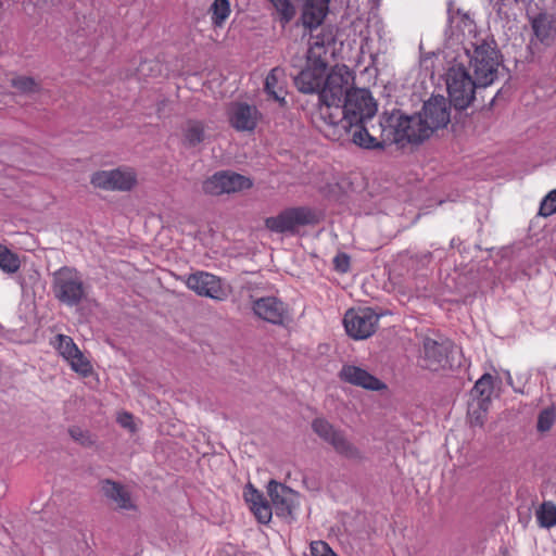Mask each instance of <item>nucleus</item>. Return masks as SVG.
<instances>
[{"label": "nucleus", "mask_w": 556, "mask_h": 556, "mask_svg": "<svg viewBox=\"0 0 556 556\" xmlns=\"http://www.w3.org/2000/svg\"><path fill=\"white\" fill-rule=\"evenodd\" d=\"M377 113V103L367 89L355 88L345 100L330 113L328 106L312 114V122L327 138L342 139L351 126L358 122H370Z\"/></svg>", "instance_id": "1"}, {"label": "nucleus", "mask_w": 556, "mask_h": 556, "mask_svg": "<svg viewBox=\"0 0 556 556\" xmlns=\"http://www.w3.org/2000/svg\"><path fill=\"white\" fill-rule=\"evenodd\" d=\"M451 104L443 96H432L424 102L420 112L414 115L395 112L387 122L396 127L397 141L421 143L435 130L447 126L451 122Z\"/></svg>", "instance_id": "2"}, {"label": "nucleus", "mask_w": 556, "mask_h": 556, "mask_svg": "<svg viewBox=\"0 0 556 556\" xmlns=\"http://www.w3.org/2000/svg\"><path fill=\"white\" fill-rule=\"evenodd\" d=\"M460 350L454 342L442 336L422 339L420 366L431 371L460 367Z\"/></svg>", "instance_id": "3"}, {"label": "nucleus", "mask_w": 556, "mask_h": 556, "mask_svg": "<svg viewBox=\"0 0 556 556\" xmlns=\"http://www.w3.org/2000/svg\"><path fill=\"white\" fill-rule=\"evenodd\" d=\"M54 299L67 307L78 306L87 298L83 275L74 267L63 266L52 274Z\"/></svg>", "instance_id": "4"}, {"label": "nucleus", "mask_w": 556, "mask_h": 556, "mask_svg": "<svg viewBox=\"0 0 556 556\" xmlns=\"http://www.w3.org/2000/svg\"><path fill=\"white\" fill-rule=\"evenodd\" d=\"M354 75L346 65H336L325 78L321 90L318 94L319 112L324 106H328L330 113H333L334 106L340 105L350 91L354 90Z\"/></svg>", "instance_id": "5"}, {"label": "nucleus", "mask_w": 556, "mask_h": 556, "mask_svg": "<svg viewBox=\"0 0 556 556\" xmlns=\"http://www.w3.org/2000/svg\"><path fill=\"white\" fill-rule=\"evenodd\" d=\"M469 71L462 64L452 66L447 72L446 86L448 101L456 110L467 109L476 101V92L486 87L477 84Z\"/></svg>", "instance_id": "6"}, {"label": "nucleus", "mask_w": 556, "mask_h": 556, "mask_svg": "<svg viewBox=\"0 0 556 556\" xmlns=\"http://www.w3.org/2000/svg\"><path fill=\"white\" fill-rule=\"evenodd\" d=\"M473 51L469 56V66L473 72V76L478 79L477 84L488 87L497 78L500 62V53L495 45H491L485 40L480 43H473Z\"/></svg>", "instance_id": "7"}, {"label": "nucleus", "mask_w": 556, "mask_h": 556, "mask_svg": "<svg viewBox=\"0 0 556 556\" xmlns=\"http://www.w3.org/2000/svg\"><path fill=\"white\" fill-rule=\"evenodd\" d=\"M319 223L317 212L308 206H295L281 211L276 216L267 217L264 220L265 227L276 233L298 232L300 227L316 225Z\"/></svg>", "instance_id": "8"}, {"label": "nucleus", "mask_w": 556, "mask_h": 556, "mask_svg": "<svg viewBox=\"0 0 556 556\" xmlns=\"http://www.w3.org/2000/svg\"><path fill=\"white\" fill-rule=\"evenodd\" d=\"M254 315L271 325L286 327L292 321L291 309L277 296L268 295L252 301Z\"/></svg>", "instance_id": "9"}, {"label": "nucleus", "mask_w": 556, "mask_h": 556, "mask_svg": "<svg viewBox=\"0 0 556 556\" xmlns=\"http://www.w3.org/2000/svg\"><path fill=\"white\" fill-rule=\"evenodd\" d=\"M181 281L199 296L223 301L228 292L222 279L208 271L198 270L180 277Z\"/></svg>", "instance_id": "10"}, {"label": "nucleus", "mask_w": 556, "mask_h": 556, "mask_svg": "<svg viewBox=\"0 0 556 556\" xmlns=\"http://www.w3.org/2000/svg\"><path fill=\"white\" fill-rule=\"evenodd\" d=\"M328 62L326 58H313L307 54L306 66L294 77V85L302 93H318L326 78Z\"/></svg>", "instance_id": "11"}, {"label": "nucleus", "mask_w": 556, "mask_h": 556, "mask_svg": "<svg viewBox=\"0 0 556 556\" xmlns=\"http://www.w3.org/2000/svg\"><path fill=\"white\" fill-rule=\"evenodd\" d=\"M379 320V315L370 307L349 309L343 318L346 333L355 339L363 340L369 338L375 331Z\"/></svg>", "instance_id": "12"}, {"label": "nucleus", "mask_w": 556, "mask_h": 556, "mask_svg": "<svg viewBox=\"0 0 556 556\" xmlns=\"http://www.w3.org/2000/svg\"><path fill=\"white\" fill-rule=\"evenodd\" d=\"M90 182L103 190L129 191L137 182L136 174L130 168L98 170L92 174Z\"/></svg>", "instance_id": "13"}, {"label": "nucleus", "mask_w": 556, "mask_h": 556, "mask_svg": "<svg viewBox=\"0 0 556 556\" xmlns=\"http://www.w3.org/2000/svg\"><path fill=\"white\" fill-rule=\"evenodd\" d=\"M252 180L233 172H218L203 184L205 193L219 195L238 192L252 187Z\"/></svg>", "instance_id": "14"}, {"label": "nucleus", "mask_w": 556, "mask_h": 556, "mask_svg": "<svg viewBox=\"0 0 556 556\" xmlns=\"http://www.w3.org/2000/svg\"><path fill=\"white\" fill-rule=\"evenodd\" d=\"M267 492L273 502L276 515L278 517L293 519V510L298 506V493L275 480L268 482Z\"/></svg>", "instance_id": "15"}, {"label": "nucleus", "mask_w": 556, "mask_h": 556, "mask_svg": "<svg viewBox=\"0 0 556 556\" xmlns=\"http://www.w3.org/2000/svg\"><path fill=\"white\" fill-rule=\"evenodd\" d=\"M230 125L238 131H252L255 129L260 112L254 105L244 102H233L228 109Z\"/></svg>", "instance_id": "16"}, {"label": "nucleus", "mask_w": 556, "mask_h": 556, "mask_svg": "<svg viewBox=\"0 0 556 556\" xmlns=\"http://www.w3.org/2000/svg\"><path fill=\"white\" fill-rule=\"evenodd\" d=\"M339 378L344 382L371 391H380L387 388L378 378L354 365H343Z\"/></svg>", "instance_id": "17"}, {"label": "nucleus", "mask_w": 556, "mask_h": 556, "mask_svg": "<svg viewBox=\"0 0 556 556\" xmlns=\"http://www.w3.org/2000/svg\"><path fill=\"white\" fill-rule=\"evenodd\" d=\"M330 0H303L301 24L311 31L317 29L329 11Z\"/></svg>", "instance_id": "18"}, {"label": "nucleus", "mask_w": 556, "mask_h": 556, "mask_svg": "<svg viewBox=\"0 0 556 556\" xmlns=\"http://www.w3.org/2000/svg\"><path fill=\"white\" fill-rule=\"evenodd\" d=\"M531 27L536 39L543 45L549 46L556 38L555 16L547 12H541L531 20Z\"/></svg>", "instance_id": "19"}, {"label": "nucleus", "mask_w": 556, "mask_h": 556, "mask_svg": "<svg viewBox=\"0 0 556 556\" xmlns=\"http://www.w3.org/2000/svg\"><path fill=\"white\" fill-rule=\"evenodd\" d=\"M369 124L370 122H358L354 126H351L346 135L351 134L353 143L363 149H383L384 139L380 140L378 136L374 135L369 130Z\"/></svg>", "instance_id": "20"}, {"label": "nucleus", "mask_w": 556, "mask_h": 556, "mask_svg": "<svg viewBox=\"0 0 556 556\" xmlns=\"http://www.w3.org/2000/svg\"><path fill=\"white\" fill-rule=\"evenodd\" d=\"M264 91L266 94L278 102L280 105L286 104V81L285 72L280 67H274L267 74L264 83Z\"/></svg>", "instance_id": "21"}, {"label": "nucleus", "mask_w": 556, "mask_h": 556, "mask_svg": "<svg viewBox=\"0 0 556 556\" xmlns=\"http://www.w3.org/2000/svg\"><path fill=\"white\" fill-rule=\"evenodd\" d=\"M493 377L490 374L482 375L470 391L471 402L477 403L481 413H486L493 393Z\"/></svg>", "instance_id": "22"}, {"label": "nucleus", "mask_w": 556, "mask_h": 556, "mask_svg": "<svg viewBox=\"0 0 556 556\" xmlns=\"http://www.w3.org/2000/svg\"><path fill=\"white\" fill-rule=\"evenodd\" d=\"M102 492L105 495V497L114 502L118 508H135L129 492L121 483L112 480H104L102 482Z\"/></svg>", "instance_id": "23"}, {"label": "nucleus", "mask_w": 556, "mask_h": 556, "mask_svg": "<svg viewBox=\"0 0 556 556\" xmlns=\"http://www.w3.org/2000/svg\"><path fill=\"white\" fill-rule=\"evenodd\" d=\"M182 144L186 148H194L205 139V128L201 121L188 119L182 128Z\"/></svg>", "instance_id": "24"}, {"label": "nucleus", "mask_w": 556, "mask_h": 556, "mask_svg": "<svg viewBox=\"0 0 556 556\" xmlns=\"http://www.w3.org/2000/svg\"><path fill=\"white\" fill-rule=\"evenodd\" d=\"M337 454L348 459H361V451L348 439L345 432L340 429L328 443Z\"/></svg>", "instance_id": "25"}, {"label": "nucleus", "mask_w": 556, "mask_h": 556, "mask_svg": "<svg viewBox=\"0 0 556 556\" xmlns=\"http://www.w3.org/2000/svg\"><path fill=\"white\" fill-rule=\"evenodd\" d=\"M337 454L348 459H361V451L348 439L345 432L340 429L328 443Z\"/></svg>", "instance_id": "26"}, {"label": "nucleus", "mask_w": 556, "mask_h": 556, "mask_svg": "<svg viewBox=\"0 0 556 556\" xmlns=\"http://www.w3.org/2000/svg\"><path fill=\"white\" fill-rule=\"evenodd\" d=\"M334 43V34L331 29L323 28L320 33L315 36H312V42L309 43V49L307 54L313 58H324L327 53V47Z\"/></svg>", "instance_id": "27"}, {"label": "nucleus", "mask_w": 556, "mask_h": 556, "mask_svg": "<svg viewBox=\"0 0 556 556\" xmlns=\"http://www.w3.org/2000/svg\"><path fill=\"white\" fill-rule=\"evenodd\" d=\"M278 14V22L286 27L296 15V7L291 0H267Z\"/></svg>", "instance_id": "28"}, {"label": "nucleus", "mask_w": 556, "mask_h": 556, "mask_svg": "<svg viewBox=\"0 0 556 556\" xmlns=\"http://www.w3.org/2000/svg\"><path fill=\"white\" fill-rule=\"evenodd\" d=\"M396 111H393L391 113H384L381 117V119L379 121L378 124H374L372 123V119L370 121V124H369V130L379 137L382 138L384 136V132L388 131V139H390V136H392V140L396 143H405L406 141H397L396 138V127L394 125H391V123L387 122L388 121V117H390L393 113H395Z\"/></svg>", "instance_id": "29"}, {"label": "nucleus", "mask_w": 556, "mask_h": 556, "mask_svg": "<svg viewBox=\"0 0 556 556\" xmlns=\"http://www.w3.org/2000/svg\"><path fill=\"white\" fill-rule=\"evenodd\" d=\"M312 430L320 440L328 444L340 429L326 418L317 417L312 421Z\"/></svg>", "instance_id": "30"}, {"label": "nucleus", "mask_w": 556, "mask_h": 556, "mask_svg": "<svg viewBox=\"0 0 556 556\" xmlns=\"http://www.w3.org/2000/svg\"><path fill=\"white\" fill-rule=\"evenodd\" d=\"M210 12L212 24L215 27H222L231 12L229 0H214Z\"/></svg>", "instance_id": "31"}, {"label": "nucleus", "mask_w": 556, "mask_h": 556, "mask_svg": "<svg viewBox=\"0 0 556 556\" xmlns=\"http://www.w3.org/2000/svg\"><path fill=\"white\" fill-rule=\"evenodd\" d=\"M21 261L17 254L13 253L5 245L0 244V268L7 274H14L20 269Z\"/></svg>", "instance_id": "32"}, {"label": "nucleus", "mask_w": 556, "mask_h": 556, "mask_svg": "<svg viewBox=\"0 0 556 556\" xmlns=\"http://www.w3.org/2000/svg\"><path fill=\"white\" fill-rule=\"evenodd\" d=\"M536 519L542 528L556 526V505L552 502H544L536 510Z\"/></svg>", "instance_id": "33"}, {"label": "nucleus", "mask_w": 556, "mask_h": 556, "mask_svg": "<svg viewBox=\"0 0 556 556\" xmlns=\"http://www.w3.org/2000/svg\"><path fill=\"white\" fill-rule=\"evenodd\" d=\"M56 340L58 351L66 361L77 355L76 353L79 349L71 337L65 334H58Z\"/></svg>", "instance_id": "34"}, {"label": "nucleus", "mask_w": 556, "mask_h": 556, "mask_svg": "<svg viewBox=\"0 0 556 556\" xmlns=\"http://www.w3.org/2000/svg\"><path fill=\"white\" fill-rule=\"evenodd\" d=\"M12 86L22 93H35L40 90L39 84L27 76H17L11 80Z\"/></svg>", "instance_id": "35"}, {"label": "nucleus", "mask_w": 556, "mask_h": 556, "mask_svg": "<svg viewBox=\"0 0 556 556\" xmlns=\"http://www.w3.org/2000/svg\"><path fill=\"white\" fill-rule=\"evenodd\" d=\"M75 357L70 358L67 362L71 365V368L80 374L84 377H88L92 372V366L87 357L84 356L80 350L76 353Z\"/></svg>", "instance_id": "36"}, {"label": "nucleus", "mask_w": 556, "mask_h": 556, "mask_svg": "<svg viewBox=\"0 0 556 556\" xmlns=\"http://www.w3.org/2000/svg\"><path fill=\"white\" fill-rule=\"evenodd\" d=\"M555 419H556V414L553 408L543 409L538 416V424H536L538 431H540V432L548 431L553 427Z\"/></svg>", "instance_id": "37"}, {"label": "nucleus", "mask_w": 556, "mask_h": 556, "mask_svg": "<svg viewBox=\"0 0 556 556\" xmlns=\"http://www.w3.org/2000/svg\"><path fill=\"white\" fill-rule=\"evenodd\" d=\"M554 213H556V189L552 190L547 193V195H545L539 210V215L543 217L551 216Z\"/></svg>", "instance_id": "38"}, {"label": "nucleus", "mask_w": 556, "mask_h": 556, "mask_svg": "<svg viewBox=\"0 0 556 556\" xmlns=\"http://www.w3.org/2000/svg\"><path fill=\"white\" fill-rule=\"evenodd\" d=\"M251 510L253 511L254 516L261 523H268L271 519L273 509L267 501H264L263 503L253 506Z\"/></svg>", "instance_id": "39"}, {"label": "nucleus", "mask_w": 556, "mask_h": 556, "mask_svg": "<svg viewBox=\"0 0 556 556\" xmlns=\"http://www.w3.org/2000/svg\"><path fill=\"white\" fill-rule=\"evenodd\" d=\"M244 498L247 503H249L250 508H253V506H256L266 501L263 493L256 490L251 483L245 486Z\"/></svg>", "instance_id": "40"}, {"label": "nucleus", "mask_w": 556, "mask_h": 556, "mask_svg": "<svg viewBox=\"0 0 556 556\" xmlns=\"http://www.w3.org/2000/svg\"><path fill=\"white\" fill-rule=\"evenodd\" d=\"M68 432L73 440L79 442L84 446H91L93 444L90 434L78 427L70 428Z\"/></svg>", "instance_id": "41"}, {"label": "nucleus", "mask_w": 556, "mask_h": 556, "mask_svg": "<svg viewBox=\"0 0 556 556\" xmlns=\"http://www.w3.org/2000/svg\"><path fill=\"white\" fill-rule=\"evenodd\" d=\"M312 556H337L329 545L324 541H314L311 543Z\"/></svg>", "instance_id": "42"}, {"label": "nucleus", "mask_w": 556, "mask_h": 556, "mask_svg": "<svg viewBox=\"0 0 556 556\" xmlns=\"http://www.w3.org/2000/svg\"><path fill=\"white\" fill-rule=\"evenodd\" d=\"M334 269L339 273H348L350 269V256L346 253H339L333 258Z\"/></svg>", "instance_id": "43"}, {"label": "nucleus", "mask_w": 556, "mask_h": 556, "mask_svg": "<svg viewBox=\"0 0 556 556\" xmlns=\"http://www.w3.org/2000/svg\"><path fill=\"white\" fill-rule=\"evenodd\" d=\"M468 414L471 416V424L475 426H482L484 422L485 414L477 407V403L470 402L468 406Z\"/></svg>", "instance_id": "44"}, {"label": "nucleus", "mask_w": 556, "mask_h": 556, "mask_svg": "<svg viewBox=\"0 0 556 556\" xmlns=\"http://www.w3.org/2000/svg\"><path fill=\"white\" fill-rule=\"evenodd\" d=\"M117 422L121 425V427L129 430L131 433L137 431V427L134 422V416L130 413H121L117 417Z\"/></svg>", "instance_id": "45"}, {"label": "nucleus", "mask_w": 556, "mask_h": 556, "mask_svg": "<svg viewBox=\"0 0 556 556\" xmlns=\"http://www.w3.org/2000/svg\"><path fill=\"white\" fill-rule=\"evenodd\" d=\"M452 1L448 3V22L451 24H453L455 22L456 18H459L460 22L465 25V26H468V25H471L472 21L470 20L469 15L466 14V13H462L460 10H457L456 11V16L454 15L453 13V10H452Z\"/></svg>", "instance_id": "46"}, {"label": "nucleus", "mask_w": 556, "mask_h": 556, "mask_svg": "<svg viewBox=\"0 0 556 556\" xmlns=\"http://www.w3.org/2000/svg\"><path fill=\"white\" fill-rule=\"evenodd\" d=\"M497 556H508V553L506 551H502Z\"/></svg>", "instance_id": "47"}, {"label": "nucleus", "mask_w": 556, "mask_h": 556, "mask_svg": "<svg viewBox=\"0 0 556 556\" xmlns=\"http://www.w3.org/2000/svg\"><path fill=\"white\" fill-rule=\"evenodd\" d=\"M494 101H495V97H493V98L491 99V101H490V104H489V105H490V106H492V105H493V103H494Z\"/></svg>", "instance_id": "48"}]
</instances>
